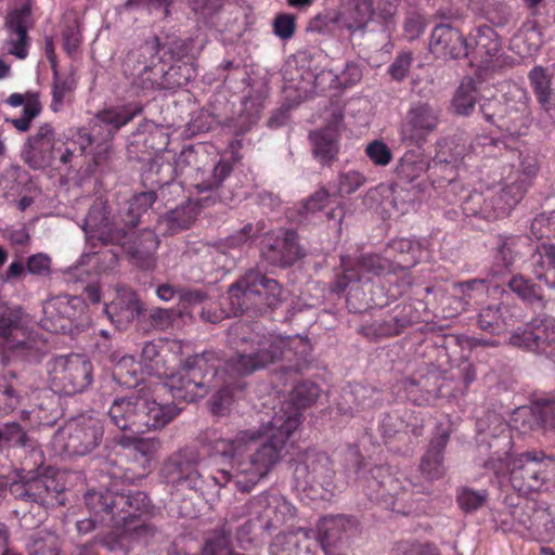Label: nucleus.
I'll return each instance as SVG.
<instances>
[{
	"mask_svg": "<svg viewBox=\"0 0 555 555\" xmlns=\"http://www.w3.org/2000/svg\"><path fill=\"white\" fill-rule=\"evenodd\" d=\"M296 415L272 417L263 430H241L234 437L223 438L216 429H207L199 436L201 444L211 459L230 464L220 469L214 481L220 487L233 485L242 493H249L281 461L286 441L298 428Z\"/></svg>",
	"mask_w": 555,
	"mask_h": 555,
	"instance_id": "obj_1",
	"label": "nucleus"
},
{
	"mask_svg": "<svg viewBox=\"0 0 555 555\" xmlns=\"http://www.w3.org/2000/svg\"><path fill=\"white\" fill-rule=\"evenodd\" d=\"M227 345L235 351V357L227 361L223 359L221 371H231L240 376L282 361L275 374L286 384L309 367L306 357L294 352L287 339L275 334L260 336L244 322H235L228 328Z\"/></svg>",
	"mask_w": 555,
	"mask_h": 555,
	"instance_id": "obj_2",
	"label": "nucleus"
},
{
	"mask_svg": "<svg viewBox=\"0 0 555 555\" xmlns=\"http://www.w3.org/2000/svg\"><path fill=\"white\" fill-rule=\"evenodd\" d=\"M170 186H162L159 193L146 188L145 191L133 194L118 210V220L111 219V211L105 203H94L83 221L82 229L88 244L98 246H112L111 262H117L119 250L130 242V233L125 229L135 228L145 222L150 217V209L157 199H167L166 190Z\"/></svg>",
	"mask_w": 555,
	"mask_h": 555,
	"instance_id": "obj_3",
	"label": "nucleus"
},
{
	"mask_svg": "<svg viewBox=\"0 0 555 555\" xmlns=\"http://www.w3.org/2000/svg\"><path fill=\"white\" fill-rule=\"evenodd\" d=\"M182 411L175 403L160 404L144 389L125 397H117L111 403L107 416L112 425L133 435L151 429L164 428Z\"/></svg>",
	"mask_w": 555,
	"mask_h": 555,
	"instance_id": "obj_4",
	"label": "nucleus"
},
{
	"mask_svg": "<svg viewBox=\"0 0 555 555\" xmlns=\"http://www.w3.org/2000/svg\"><path fill=\"white\" fill-rule=\"evenodd\" d=\"M223 358L215 350L189 357L177 372L165 375L171 397L176 401L194 402L218 386Z\"/></svg>",
	"mask_w": 555,
	"mask_h": 555,
	"instance_id": "obj_5",
	"label": "nucleus"
},
{
	"mask_svg": "<svg viewBox=\"0 0 555 555\" xmlns=\"http://www.w3.org/2000/svg\"><path fill=\"white\" fill-rule=\"evenodd\" d=\"M283 286L258 269H249L228 289V301L234 317H261L284 301Z\"/></svg>",
	"mask_w": 555,
	"mask_h": 555,
	"instance_id": "obj_6",
	"label": "nucleus"
},
{
	"mask_svg": "<svg viewBox=\"0 0 555 555\" xmlns=\"http://www.w3.org/2000/svg\"><path fill=\"white\" fill-rule=\"evenodd\" d=\"M85 504L89 512L101 519H109L114 527L150 518L155 509L146 492L118 489L116 486L87 491Z\"/></svg>",
	"mask_w": 555,
	"mask_h": 555,
	"instance_id": "obj_7",
	"label": "nucleus"
},
{
	"mask_svg": "<svg viewBox=\"0 0 555 555\" xmlns=\"http://www.w3.org/2000/svg\"><path fill=\"white\" fill-rule=\"evenodd\" d=\"M40 326L51 333L76 335L90 324L88 306L81 297L59 295L42 304Z\"/></svg>",
	"mask_w": 555,
	"mask_h": 555,
	"instance_id": "obj_8",
	"label": "nucleus"
},
{
	"mask_svg": "<svg viewBox=\"0 0 555 555\" xmlns=\"http://www.w3.org/2000/svg\"><path fill=\"white\" fill-rule=\"evenodd\" d=\"M46 367L54 392L72 396L87 390L93 383L92 362L81 354L53 357Z\"/></svg>",
	"mask_w": 555,
	"mask_h": 555,
	"instance_id": "obj_9",
	"label": "nucleus"
},
{
	"mask_svg": "<svg viewBox=\"0 0 555 555\" xmlns=\"http://www.w3.org/2000/svg\"><path fill=\"white\" fill-rule=\"evenodd\" d=\"M522 198L521 186L487 188L472 191L462 202L463 212L467 217H477L494 221L507 217Z\"/></svg>",
	"mask_w": 555,
	"mask_h": 555,
	"instance_id": "obj_10",
	"label": "nucleus"
},
{
	"mask_svg": "<svg viewBox=\"0 0 555 555\" xmlns=\"http://www.w3.org/2000/svg\"><path fill=\"white\" fill-rule=\"evenodd\" d=\"M555 470V456L542 450L518 454L512 462L509 482L519 493L539 491Z\"/></svg>",
	"mask_w": 555,
	"mask_h": 555,
	"instance_id": "obj_11",
	"label": "nucleus"
},
{
	"mask_svg": "<svg viewBox=\"0 0 555 555\" xmlns=\"http://www.w3.org/2000/svg\"><path fill=\"white\" fill-rule=\"evenodd\" d=\"M292 467L297 489L323 500L333 494L335 472L326 454L307 453L294 461Z\"/></svg>",
	"mask_w": 555,
	"mask_h": 555,
	"instance_id": "obj_12",
	"label": "nucleus"
},
{
	"mask_svg": "<svg viewBox=\"0 0 555 555\" xmlns=\"http://www.w3.org/2000/svg\"><path fill=\"white\" fill-rule=\"evenodd\" d=\"M442 117L441 107L431 101H415L400 122V141L408 146L421 147L437 131Z\"/></svg>",
	"mask_w": 555,
	"mask_h": 555,
	"instance_id": "obj_13",
	"label": "nucleus"
},
{
	"mask_svg": "<svg viewBox=\"0 0 555 555\" xmlns=\"http://www.w3.org/2000/svg\"><path fill=\"white\" fill-rule=\"evenodd\" d=\"M14 499L50 508L64 504V487L54 477L30 470L10 485Z\"/></svg>",
	"mask_w": 555,
	"mask_h": 555,
	"instance_id": "obj_14",
	"label": "nucleus"
},
{
	"mask_svg": "<svg viewBox=\"0 0 555 555\" xmlns=\"http://www.w3.org/2000/svg\"><path fill=\"white\" fill-rule=\"evenodd\" d=\"M202 456L197 448L183 447L171 453L163 463L160 474L167 483L178 489L201 491L204 479L199 473Z\"/></svg>",
	"mask_w": 555,
	"mask_h": 555,
	"instance_id": "obj_15",
	"label": "nucleus"
},
{
	"mask_svg": "<svg viewBox=\"0 0 555 555\" xmlns=\"http://www.w3.org/2000/svg\"><path fill=\"white\" fill-rule=\"evenodd\" d=\"M479 112L488 124L511 135H519L528 127L529 107L521 100L485 99Z\"/></svg>",
	"mask_w": 555,
	"mask_h": 555,
	"instance_id": "obj_16",
	"label": "nucleus"
},
{
	"mask_svg": "<svg viewBox=\"0 0 555 555\" xmlns=\"http://www.w3.org/2000/svg\"><path fill=\"white\" fill-rule=\"evenodd\" d=\"M508 344L555 365V323L551 321H533L518 326L511 333Z\"/></svg>",
	"mask_w": 555,
	"mask_h": 555,
	"instance_id": "obj_17",
	"label": "nucleus"
},
{
	"mask_svg": "<svg viewBox=\"0 0 555 555\" xmlns=\"http://www.w3.org/2000/svg\"><path fill=\"white\" fill-rule=\"evenodd\" d=\"M260 262L267 267L285 269L305 257V250L294 231L266 232L259 244Z\"/></svg>",
	"mask_w": 555,
	"mask_h": 555,
	"instance_id": "obj_18",
	"label": "nucleus"
},
{
	"mask_svg": "<svg viewBox=\"0 0 555 555\" xmlns=\"http://www.w3.org/2000/svg\"><path fill=\"white\" fill-rule=\"evenodd\" d=\"M104 427L100 420L80 415L70 420L64 428V449L68 455L85 456L102 442Z\"/></svg>",
	"mask_w": 555,
	"mask_h": 555,
	"instance_id": "obj_19",
	"label": "nucleus"
},
{
	"mask_svg": "<svg viewBox=\"0 0 555 555\" xmlns=\"http://www.w3.org/2000/svg\"><path fill=\"white\" fill-rule=\"evenodd\" d=\"M142 105L130 103L121 107L109 108L99 113L95 117L92 131L79 132L78 144L80 152L83 154L86 150L95 142L96 135H102L104 141L113 138V135L125 125L130 122L135 116L142 113Z\"/></svg>",
	"mask_w": 555,
	"mask_h": 555,
	"instance_id": "obj_20",
	"label": "nucleus"
},
{
	"mask_svg": "<svg viewBox=\"0 0 555 555\" xmlns=\"http://www.w3.org/2000/svg\"><path fill=\"white\" fill-rule=\"evenodd\" d=\"M144 302L139 294L125 284H117L115 296L105 304L104 312L119 331H126L134 320L139 322Z\"/></svg>",
	"mask_w": 555,
	"mask_h": 555,
	"instance_id": "obj_21",
	"label": "nucleus"
},
{
	"mask_svg": "<svg viewBox=\"0 0 555 555\" xmlns=\"http://www.w3.org/2000/svg\"><path fill=\"white\" fill-rule=\"evenodd\" d=\"M56 140L54 128L46 122L29 135L21 151L22 160L33 170L50 167L55 158Z\"/></svg>",
	"mask_w": 555,
	"mask_h": 555,
	"instance_id": "obj_22",
	"label": "nucleus"
},
{
	"mask_svg": "<svg viewBox=\"0 0 555 555\" xmlns=\"http://www.w3.org/2000/svg\"><path fill=\"white\" fill-rule=\"evenodd\" d=\"M428 50L436 59L468 57L467 37L452 24L438 22L431 29Z\"/></svg>",
	"mask_w": 555,
	"mask_h": 555,
	"instance_id": "obj_23",
	"label": "nucleus"
},
{
	"mask_svg": "<svg viewBox=\"0 0 555 555\" xmlns=\"http://www.w3.org/2000/svg\"><path fill=\"white\" fill-rule=\"evenodd\" d=\"M31 25V3L21 0L5 16L7 43L11 54L25 59L28 53V28Z\"/></svg>",
	"mask_w": 555,
	"mask_h": 555,
	"instance_id": "obj_24",
	"label": "nucleus"
},
{
	"mask_svg": "<svg viewBox=\"0 0 555 555\" xmlns=\"http://www.w3.org/2000/svg\"><path fill=\"white\" fill-rule=\"evenodd\" d=\"M318 529L324 551L334 553L348 547L350 540L358 533V521L351 516H326L320 521Z\"/></svg>",
	"mask_w": 555,
	"mask_h": 555,
	"instance_id": "obj_25",
	"label": "nucleus"
},
{
	"mask_svg": "<svg viewBox=\"0 0 555 555\" xmlns=\"http://www.w3.org/2000/svg\"><path fill=\"white\" fill-rule=\"evenodd\" d=\"M418 320V310L412 304H402L396 306L384 319L363 324L360 333L369 338L395 336Z\"/></svg>",
	"mask_w": 555,
	"mask_h": 555,
	"instance_id": "obj_26",
	"label": "nucleus"
},
{
	"mask_svg": "<svg viewBox=\"0 0 555 555\" xmlns=\"http://www.w3.org/2000/svg\"><path fill=\"white\" fill-rule=\"evenodd\" d=\"M214 198V195H205L196 201L188 198L183 204L158 216L156 230L165 236L188 230L194 223L199 208L209 207Z\"/></svg>",
	"mask_w": 555,
	"mask_h": 555,
	"instance_id": "obj_27",
	"label": "nucleus"
},
{
	"mask_svg": "<svg viewBox=\"0 0 555 555\" xmlns=\"http://www.w3.org/2000/svg\"><path fill=\"white\" fill-rule=\"evenodd\" d=\"M232 170L230 162L210 155L205 162V166H202L197 172L196 180H193L190 185L199 194L214 195L215 198L210 201V206L217 201L227 202L230 197L222 195V186Z\"/></svg>",
	"mask_w": 555,
	"mask_h": 555,
	"instance_id": "obj_28",
	"label": "nucleus"
},
{
	"mask_svg": "<svg viewBox=\"0 0 555 555\" xmlns=\"http://www.w3.org/2000/svg\"><path fill=\"white\" fill-rule=\"evenodd\" d=\"M210 155L204 146L189 145L180 152L173 165L170 163L157 165L156 173L166 176V181L180 177L182 183L190 185L193 180H196L197 172H199L202 166H205V162Z\"/></svg>",
	"mask_w": 555,
	"mask_h": 555,
	"instance_id": "obj_29",
	"label": "nucleus"
},
{
	"mask_svg": "<svg viewBox=\"0 0 555 555\" xmlns=\"http://www.w3.org/2000/svg\"><path fill=\"white\" fill-rule=\"evenodd\" d=\"M195 77V68L189 62H173L167 67L163 60L160 65H155L153 76L143 77L142 90H176L185 86Z\"/></svg>",
	"mask_w": 555,
	"mask_h": 555,
	"instance_id": "obj_30",
	"label": "nucleus"
},
{
	"mask_svg": "<svg viewBox=\"0 0 555 555\" xmlns=\"http://www.w3.org/2000/svg\"><path fill=\"white\" fill-rule=\"evenodd\" d=\"M160 53V39L152 36L140 47L129 51L124 59V66L132 72L138 70L134 83L142 89L143 77L153 76L155 65H160L164 60Z\"/></svg>",
	"mask_w": 555,
	"mask_h": 555,
	"instance_id": "obj_31",
	"label": "nucleus"
},
{
	"mask_svg": "<svg viewBox=\"0 0 555 555\" xmlns=\"http://www.w3.org/2000/svg\"><path fill=\"white\" fill-rule=\"evenodd\" d=\"M468 57L488 64L498 57L502 51L499 34L488 25L473 29L467 36Z\"/></svg>",
	"mask_w": 555,
	"mask_h": 555,
	"instance_id": "obj_32",
	"label": "nucleus"
},
{
	"mask_svg": "<svg viewBox=\"0 0 555 555\" xmlns=\"http://www.w3.org/2000/svg\"><path fill=\"white\" fill-rule=\"evenodd\" d=\"M266 94L261 90L253 91L242 101L241 113L236 117L229 118L224 128L234 135H244L255 126L263 109Z\"/></svg>",
	"mask_w": 555,
	"mask_h": 555,
	"instance_id": "obj_33",
	"label": "nucleus"
},
{
	"mask_svg": "<svg viewBox=\"0 0 555 555\" xmlns=\"http://www.w3.org/2000/svg\"><path fill=\"white\" fill-rule=\"evenodd\" d=\"M448 428L437 427L428 449L421 459L420 470L427 480L439 479L444 474L443 452L449 442Z\"/></svg>",
	"mask_w": 555,
	"mask_h": 555,
	"instance_id": "obj_34",
	"label": "nucleus"
},
{
	"mask_svg": "<svg viewBox=\"0 0 555 555\" xmlns=\"http://www.w3.org/2000/svg\"><path fill=\"white\" fill-rule=\"evenodd\" d=\"M520 425L517 427L526 433L527 430L555 429V403L539 401L531 408H521L514 418Z\"/></svg>",
	"mask_w": 555,
	"mask_h": 555,
	"instance_id": "obj_35",
	"label": "nucleus"
},
{
	"mask_svg": "<svg viewBox=\"0 0 555 555\" xmlns=\"http://www.w3.org/2000/svg\"><path fill=\"white\" fill-rule=\"evenodd\" d=\"M495 250L496 263L509 270L531 250V240L527 235H499Z\"/></svg>",
	"mask_w": 555,
	"mask_h": 555,
	"instance_id": "obj_36",
	"label": "nucleus"
},
{
	"mask_svg": "<svg viewBox=\"0 0 555 555\" xmlns=\"http://www.w3.org/2000/svg\"><path fill=\"white\" fill-rule=\"evenodd\" d=\"M424 251V245L420 240L403 237L392 240L386 249L388 257H393L391 261L395 263L396 271L409 270L416 266Z\"/></svg>",
	"mask_w": 555,
	"mask_h": 555,
	"instance_id": "obj_37",
	"label": "nucleus"
},
{
	"mask_svg": "<svg viewBox=\"0 0 555 555\" xmlns=\"http://www.w3.org/2000/svg\"><path fill=\"white\" fill-rule=\"evenodd\" d=\"M486 448L490 452V455L485 461L483 467L492 470L495 475L504 472L507 467V461L512 450L509 430L503 429L500 435L491 437Z\"/></svg>",
	"mask_w": 555,
	"mask_h": 555,
	"instance_id": "obj_38",
	"label": "nucleus"
},
{
	"mask_svg": "<svg viewBox=\"0 0 555 555\" xmlns=\"http://www.w3.org/2000/svg\"><path fill=\"white\" fill-rule=\"evenodd\" d=\"M310 141L314 158L323 166H330L339 153L338 134L331 129L311 132Z\"/></svg>",
	"mask_w": 555,
	"mask_h": 555,
	"instance_id": "obj_39",
	"label": "nucleus"
},
{
	"mask_svg": "<svg viewBox=\"0 0 555 555\" xmlns=\"http://www.w3.org/2000/svg\"><path fill=\"white\" fill-rule=\"evenodd\" d=\"M543 254L531 245L529 266L537 280L543 281L545 285L555 291V247L545 248Z\"/></svg>",
	"mask_w": 555,
	"mask_h": 555,
	"instance_id": "obj_40",
	"label": "nucleus"
},
{
	"mask_svg": "<svg viewBox=\"0 0 555 555\" xmlns=\"http://www.w3.org/2000/svg\"><path fill=\"white\" fill-rule=\"evenodd\" d=\"M319 395L320 389L315 383L308 380L298 383L291 392V403L294 405V409L288 412L281 408V410L275 412L272 417H276L278 415H285L286 417L296 415L299 417V423H301V414L299 410L313 404ZM300 424H298V426Z\"/></svg>",
	"mask_w": 555,
	"mask_h": 555,
	"instance_id": "obj_41",
	"label": "nucleus"
},
{
	"mask_svg": "<svg viewBox=\"0 0 555 555\" xmlns=\"http://www.w3.org/2000/svg\"><path fill=\"white\" fill-rule=\"evenodd\" d=\"M266 231L263 223H246L240 230L227 236L219 245L222 254L231 250L241 251L245 246H250L258 237H262Z\"/></svg>",
	"mask_w": 555,
	"mask_h": 555,
	"instance_id": "obj_42",
	"label": "nucleus"
},
{
	"mask_svg": "<svg viewBox=\"0 0 555 555\" xmlns=\"http://www.w3.org/2000/svg\"><path fill=\"white\" fill-rule=\"evenodd\" d=\"M336 21L338 28L347 29L352 36L364 33L369 18L366 11L352 0L336 11Z\"/></svg>",
	"mask_w": 555,
	"mask_h": 555,
	"instance_id": "obj_43",
	"label": "nucleus"
},
{
	"mask_svg": "<svg viewBox=\"0 0 555 555\" xmlns=\"http://www.w3.org/2000/svg\"><path fill=\"white\" fill-rule=\"evenodd\" d=\"M359 276H362V282L370 281L372 276H379L396 272L395 263L386 257L367 254L361 256L354 266Z\"/></svg>",
	"mask_w": 555,
	"mask_h": 555,
	"instance_id": "obj_44",
	"label": "nucleus"
},
{
	"mask_svg": "<svg viewBox=\"0 0 555 555\" xmlns=\"http://www.w3.org/2000/svg\"><path fill=\"white\" fill-rule=\"evenodd\" d=\"M177 317L178 314L173 310L159 307L145 308L144 306L137 325L143 332L166 331L173 325Z\"/></svg>",
	"mask_w": 555,
	"mask_h": 555,
	"instance_id": "obj_45",
	"label": "nucleus"
},
{
	"mask_svg": "<svg viewBox=\"0 0 555 555\" xmlns=\"http://www.w3.org/2000/svg\"><path fill=\"white\" fill-rule=\"evenodd\" d=\"M13 352L29 363H39L48 352V345L38 335H28L23 339L16 338L9 345Z\"/></svg>",
	"mask_w": 555,
	"mask_h": 555,
	"instance_id": "obj_46",
	"label": "nucleus"
},
{
	"mask_svg": "<svg viewBox=\"0 0 555 555\" xmlns=\"http://www.w3.org/2000/svg\"><path fill=\"white\" fill-rule=\"evenodd\" d=\"M507 286L522 301L546 308L547 300L544 299L541 286L530 279L517 274L508 280Z\"/></svg>",
	"mask_w": 555,
	"mask_h": 555,
	"instance_id": "obj_47",
	"label": "nucleus"
},
{
	"mask_svg": "<svg viewBox=\"0 0 555 555\" xmlns=\"http://www.w3.org/2000/svg\"><path fill=\"white\" fill-rule=\"evenodd\" d=\"M427 167L422 154L408 151L397 164L395 173L399 183H412L426 171Z\"/></svg>",
	"mask_w": 555,
	"mask_h": 555,
	"instance_id": "obj_48",
	"label": "nucleus"
},
{
	"mask_svg": "<svg viewBox=\"0 0 555 555\" xmlns=\"http://www.w3.org/2000/svg\"><path fill=\"white\" fill-rule=\"evenodd\" d=\"M366 487L370 490V499H386L392 496V490L396 488V480L383 466H374L370 469L366 477Z\"/></svg>",
	"mask_w": 555,
	"mask_h": 555,
	"instance_id": "obj_49",
	"label": "nucleus"
},
{
	"mask_svg": "<svg viewBox=\"0 0 555 555\" xmlns=\"http://www.w3.org/2000/svg\"><path fill=\"white\" fill-rule=\"evenodd\" d=\"M18 334L25 336L22 326V308L0 305V336L7 340L9 346L15 341Z\"/></svg>",
	"mask_w": 555,
	"mask_h": 555,
	"instance_id": "obj_50",
	"label": "nucleus"
},
{
	"mask_svg": "<svg viewBox=\"0 0 555 555\" xmlns=\"http://www.w3.org/2000/svg\"><path fill=\"white\" fill-rule=\"evenodd\" d=\"M478 99V90L472 79L463 81L456 89L451 107L456 116L467 117L473 114Z\"/></svg>",
	"mask_w": 555,
	"mask_h": 555,
	"instance_id": "obj_51",
	"label": "nucleus"
},
{
	"mask_svg": "<svg viewBox=\"0 0 555 555\" xmlns=\"http://www.w3.org/2000/svg\"><path fill=\"white\" fill-rule=\"evenodd\" d=\"M158 164H153L142 176V183L144 188H150V190H155L156 193H159L162 186H170L166 190V198L167 199H157V202H162L164 205L168 204L170 201H173L182 193V184L175 182V178L166 181V176L156 173V166Z\"/></svg>",
	"mask_w": 555,
	"mask_h": 555,
	"instance_id": "obj_52",
	"label": "nucleus"
},
{
	"mask_svg": "<svg viewBox=\"0 0 555 555\" xmlns=\"http://www.w3.org/2000/svg\"><path fill=\"white\" fill-rule=\"evenodd\" d=\"M119 527L125 528L129 544H142L149 545L152 542L159 541L162 532L151 522H146L144 519L130 521V524H124Z\"/></svg>",
	"mask_w": 555,
	"mask_h": 555,
	"instance_id": "obj_53",
	"label": "nucleus"
},
{
	"mask_svg": "<svg viewBox=\"0 0 555 555\" xmlns=\"http://www.w3.org/2000/svg\"><path fill=\"white\" fill-rule=\"evenodd\" d=\"M75 72L72 68L67 74L53 69L52 103L53 112H59L64 100L70 95L76 88Z\"/></svg>",
	"mask_w": 555,
	"mask_h": 555,
	"instance_id": "obj_54",
	"label": "nucleus"
},
{
	"mask_svg": "<svg viewBox=\"0 0 555 555\" xmlns=\"http://www.w3.org/2000/svg\"><path fill=\"white\" fill-rule=\"evenodd\" d=\"M528 79L537 96L538 102L545 109H547L553 96V90L551 88V74L546 68L542 66H534L529 72Z\"/></svg>",
	"mask_w": 555,
	"mask_h": 555,
	"instance_id": "obj_55",
	"label": "nucleus"
},
{
	"mask_svg": "<svg viewBox=\"0 0 555 555\" xmlns=\"http://www.w3.org/2000/svg\"><path fill=\"white\" fill-rule=\"evenodd\" d=\"M164 345L156 341L144 343L141 357L145 363V367L149 374L157 377L168 375V367L166 366V360L163 356Z\"/></svg>",
	"mask_w": 555,
	"mask_h": 555,
	"instance_id": "obj_56",
	"label": "nucleus"
},
{
	"mask_svg": "<svg viewBox=\"0 0 555 555\" xmlns=\"http://www.w3.org/2000/svg\"><path fill=\"white\" fill-rule=\"evenodd\" d=\"M202 550L203 555H244L234 550L231 533L223 529L208 533Z\"/></svg>",
	"mask_w": 555,
	"mask_h": 555,
	"instance_id": "obj_57",
	"label": "nucleus"
},
{
	"mask_svg": "<svg viewBox=\"0 0 555 555\" xmlns=\"http://www.w3.org/2000/svg\"><path fill=\"white\" fill-rule=\"evenodd\" d=\"M308 75L310 77H313V88L314 90H318V89H321L323 90V86H322V81L324 80V78L327 76L328 78H331V80H334L333 78L335 77L336 79L339 80V85H341L343 87L347 88V87H351L356 83H358L361 78H362V70L360 68V66L357 64V63H353V62H350V63H347L344 70L341 72L340 76H335L333 75L332 72H321L319 75H312L310 73H308Z\"/></svg>",
	"mask_w": 555,
	"mask_h": 555,
	"instance_id": "obj_58",
	"label": "nucleus"
},
{
	"mask_svg": "<svg viewBox=\"0 0 555 555\" xmlns=\"http://www.w3.org/2000/svg\"><path fill=\"white\" fill-rule=\"evenodd\" d=\"M295 517L294 506L285 500L273 499L264 509V518L269 529H276L288 519Z\"/></svg>",
	"mask_w": 555,
	"mask_h": 555,
	"instance_id": "obj_59",
	"label": "nucleus"
},
{
	"mask_svg": "<svg viewBox=\"0 0 555 555\" xmlns=\"http://www.w3.org/2000/svg\"><path fill=\"white\" fill-rule=\"evenodd\" d=\"M132 442L133 457L145 470L150 466L153 454L159 449L160 442L157 439H138L132 440L130 437H122L119 443L124 447Z\"/></svg>",
	"mask_w": 555,
	"mask_h": 555,
	"instance_id": "obj_60",
	"label": "nucleus"
},
{
	"mask_svg": "<svg viewBox=\"0 0 555 555\" xmlns=\"http://www.w3.org/2000/svg\"><path fill=\"white\" fill-rule=\"evenodd\" d=\"M532 525L528 531L535 539H551L554 534L555 524L551 512L537 505L534 515L531 518Z\"/></svg>",
	"mask_w": 555,
	"mask_h": 555,
	"instance_id": "obj_61",
	"label": "nucleus"
},
{
	"mask_svg": "<svg viewBox=\"0 0 555 555\" xmlns=\"http://www.w3.org/2000/svg\"><path fill=\"white\" fill-rule=\"evenodd\" d=\"M538 172V164L534 157L526 156L520 159L519 170L516 172V178L514 179L513 173L506 177L505 184L507 186H521L522 196L527 192L528 186L531 183V180L535 177Z\"/></svg>",
	"mask_w": 555,
	"mask_h": 555,
	"instance_id": "obj_62",
	"label": "nucleus"
},
{
	"mask_svg": "<svg viewBox=\"0 0 555 555\" xmlns=\"http://www.w3.org/2000/svg\"><path fill=\"white\" fill-rule=\"evenodd\" d=\"M173 2L175 0H125L116 7V12L121 15L146 8L150 11H162L164 17H168L170 14L169 8Z\"/></svg>",
	"mask_w": 555,
	"mask_h": 555,
	"instance_id": "obj_63",
	"label": "nucleus"
},
{
	"mask_svg": "<svg viewBox=\"0 0 555 555\" xmlns=\"http://www.w3.org/2000/svg\"><path fill=\"white\" fill-rule=\"evenodd\" d=\"M488 496L487 490H474L469 487H461L456 491V502L465 513H473L483 506Z\"/></svg>",
	"mask_w": 555,
	"mask_h": 555,
	"instance_id": "obj_64",
	"label": "nucleus"
}]
</instances>
